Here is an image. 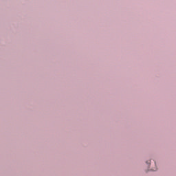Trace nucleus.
<instances>
[{
  "instance_id": "f257e3e1",
  "label": "nucleus",
  "mask_w": 176,
  "mask_h": 176,
  "mask_svg": "<svg viewBox=\"0 0 176 176\" xmlns=\"http://www.w3.org/2000/svg\"><path fill=\"white\" fill-rule=\"evenodd\" d=\"M147 164H151V160L146 161Z\"/></svg>"
},
{
  "instance_id": "f03ea898",
  "label": "nucleus",
  "mask_w": 176,
  "mask_h": 176,
  "mask_svg": "<svg viewBox=\"0 0 176 176\" xmlns=\"http://www.w3.org/2000/svg\"><path fill=\"white\" fill-rule=\"evenodd\" d=\"M157 169H152V171H156Z\"/></svg>"
}]
</instances>
